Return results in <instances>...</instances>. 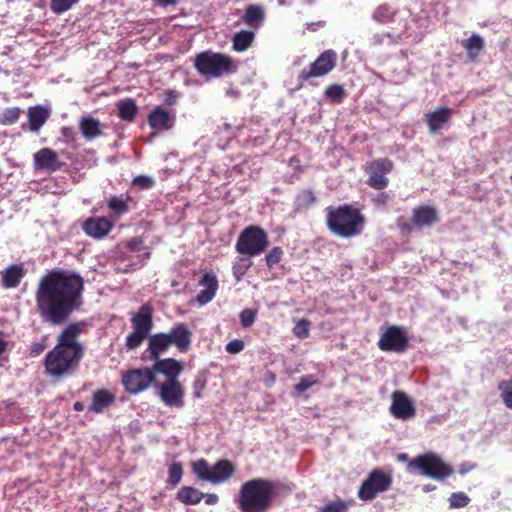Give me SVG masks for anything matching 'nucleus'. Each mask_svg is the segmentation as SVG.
I'll return each mask as SVG.
<instances>
[{
    "mask_svg": "<svg viewBox=\"0 0 512 512\" xmlns=\"http://www.w3.org/2000/svg\"><path fill=\"white\" fill-rule=\"evenodd\" d=\"M83 277L65 269L45 273L35 291L36 308L43 322L61 326L83 305Z\"/></svg>",
    "mask_w": 512,
    "mask_h": 512,
    "instance_id": "f257e3e1",
    "label": "nucleus"
},
{
    "mask_svg": "<svg viewBox=\"0 0 512 512\" xmlns=\"http://www.w3.org/2000/svg\"><path fill=\"white\" fill-rule=\"evenodd\" d=\"M86 321L68 323L58 334L57 343L44 359L46 373L61 378L74 373L85 355V345L79 341L81 334L87 332Z\"/></svg>",
    "mask_w": 512,
    "mask_h": 512,
    "instance_id": "f03ea898",
    "label": "nucleus"
},
{
    "mask_svg": "<svg viewBox=\"0 0 512 512\" xmlns=\"http://www.w3.org/2000/svg\"><path fill=\"white\" fill-rule=\"evenodd\" d=\"M277 483L265 478H253L239 489L236 504L240 512H268L276 497Z\"/></svg>",
    "mask_w": 512,
    "mask_h": 512,
    "instance_id": "7ed1b4c3",
    "label": "nucleus"
},
{
    "mask_svg": "<svg viewBox=\"0 0 512 512\" xmlns=\"http://www.w3.org/2000/svg\"><path fill=\"white\" fill-rule=\"evenodd\" d=\"M365 222L361 210L350 204L326 208V225L329 231L338 237L348 239L359 236Z\"/></svg>",
    "mask_w": 512,
    "mask_h": 512,
    "instance_id": "20e7f679",
    "label": "nucleus"
},
{
    "mask_svg": "<svg viewBox=\"0 0 512 512\" xmlns=\"http://www.w3.org/2000/svg\"><path fill=\"white\" fill-rule=\"evenodd\" d=\"M193 66L206 80L218 79L238 71V63L232 56L211 49L196 54Z\"/></svg>",
    "mask_w": 512,
    "mask_h": 512,
    "instance_id": "39448f33",
    "label": "nucleus"
},
{
    "mask_svg": "<svg viewBox=\"0 0 512 512\" xmlns=\"http://www.w3.org/2000/svg\"><path fill=\"white\" fill-rule=\"evenodd\" d=\"M133 331L127 335L125 346L128 350H135L148 338L153 328V308L149 303L140 306L138 312L131 317Z\"/></svg>",
    "mask_w": 512,
    "mask_h": 512,
    "instance_id": "423d86ee",
    "label": "nucleus"
},
{
    "mask_svg": "<svg viewBox=\"0 0 512 512\" xmlns=\"http://www.w3.org/2000/svg\"><path fill=\"white\" fill-rule=\"evenodd\" d=\"M268 245L269 238L266 231L260 226L250 225L239 234L235 249L241 255L254 257L263 253Z\"/></svg>",
    "mask_w": 512,
    "mask_h": 512,
    "instance_id": "0eeeda50",
    "label": "nucleus"
},
{
    "mask_svg": "<svg viewBox=\"0 0 512 512\" xmlns=\"http://www.w3.org/2000/svg\"><path fill=\"white\" fill-rule=\"evenodd\" d=\"M437 222H439L437 209L431 205H420L412 209L410 220L400 216L396 220V225L402 234L409 235L415 229L431 227Z\"/></svg>",
    "mask_w": 512,
    "mask_h": 512,
    "instance_id": "6e6552de",
    "label": "nucleus"
},
{
    "mask_svg": "<svg viewBox=\"0 0 512 512\" xmlns=\"http://www.w3.org/2000/svg\"><path fill=\"white\" fill-rule=\"evenodd\" d=\"M409 466L418 469L421 474L437 481L447 479L454 472L451 465L444 462L440 456L434 453L416 456L410 461Z\"/></svg>",
    "mask_w": 512,
    "mask_h": 512,
    "instance_id": "1a4fd4ad",
    "label": "nucleus"
},
{
    "mask_svg": "<svg viewBox=\"0 0 512 512\" xmlns=\"http://www.w3.org/2000/svg\"><path fill=\"white\" fill-rule=\"evenodd\" d=\"M391 472L380 468L373 469L362 482L358 490V497L363 501L374 500L378 494L389 490L392 486Z\"/></svg>",
    "mask_w": 512,
    "mask_h": 512,
    "instance_id": "9d476101",
    "label": "nucleus"
},
{
    "mask_svg": "<svg viewBox=\"0 0 512 512\" xmlns=\"http://www.w3.org/2000/svg\"><path fill=\"white\" fill-rule=\"evenodd\" d=\"M121 383L129 394L137 395L156 384V378L150 368L131 369L122 373Z\"/></svg>",
    "mask_w": 512,
    "mask_h": 512,
    "instance_id": "9b49d317",
    "label": "nucleus"
},
{
    "mask_svg": "<svg viewBox=\"0 0 512 512\" xmlns=\"http://www.w3.org/2000/svg\"><path fill=\"white\" fill-rule=\"evenodd\" d=\"M337 53L328 49L323 51L308 68L303 69L298 75V81L304 82L312 78H320L329 74L337 65Z\"/></svg>",
    "mask_w": 512,
    "mask_h": 512,
    "instance_id": "f8f14e48",
    "label": "nucleus"
},
{
    "mask_svg": "<svg viewBox=\"0 0 512 512\" xmlns=\"http://www.w3.org/2000/svg\"><path fill=\"white\" fill-rule=\"evenodd\" d=\"M394 168L393 162L387 158L374 159L365 166V172L369 175L366 183L369 187L376 190H383L389 184L387 174Z\"/></svg>",
    "mask_w": 512,
    "mask_h": 512,
    "instance_id": "ddd939ff",
    "label": "nucleus"
},
{
    "mask_svg": "<svg viewBox=\"0 0 512 512\" xmlns=\"http://www.w3.org/2000/svg\"><path fill=\"white\" fill-rule=\"evenodd\" d=\"M378 347L384 352L403 353L409 345L408 337L400 326H389L378 340Z\"/></svg>",
    "mask_w": 512,
    "mask_h": 512,
    "instance_id": "4468645a",
    "label": "nucleus"
},
{
    "mask_svg": "<svg viewBox=\"0 0 512 512\" xmlns=\"http://www.w3.org/2000/svg\"><path fill=\"white\" fill-rule=\"evenodd\" d=\"M157 394L160 400L168 407H184L185 388L179 380L164 381L156 384Z\"/></svg>",
    "mask_w": 512,
    "mask_h": 512,
    "instance_id": "2eb2a0df",
    "label": "nucleus"
},
{
    "mask_svg": "<svg viewBox=\"0 0 512 512\" xmlns=\"http://www.w3.org/2000/svg\"><path fill=\"white\" fill-rule=\"evenodd\" d=\"M392 403L389 407L391 415L399 420H409L415 417L416 408L414 402L409 396L400 390H396L391 395Z\"/></svg>",
    "mask_w": 512,
    "mask_h": 512,
    "instance_id": "dca6fc26",
    "label": "nucleus"
},
{
    "mask_svg": "<svg viewBox=\"0 0 512 512\" xmlns=\"http://www.w3.org/2000/svg\"><path fill=\"white\" fill-rule=\"evenodd\" d=\"M64 163L59 160L58 154L51 148H42L34 154V167L36 170L56 172L62 169Z\"/></svg>",
    "mask_w": 512,
    "mask_h": 512,
    "instance_id": "f3484780",
    "label": "nucleus"
},
{
    "mask_svg": "<svg viewBox=\"0 0 512 512\" xmlns=\"http://www.w3.org/2000/svg\"><path fill=\"white\" fill-rule=\"evenodd\" d=\"M153 362L151 370L155 378L157 374H162L166 377L165 381H174L178 380V376L183 371L182 363L174 358H159L158 360H153Z\"/></svg>",
    "mask_w": 512,
    "mask_h": 512,
    "instance_id": "a211bd4d",
    "label": "nucleus"
},
{
    "mask_svg": "<svg viewBox=\"0 0 512 512\" xmlns=\"http://www.w3.org/2000/svg\"><path fill=\"white\" fill-rule=\"evenodd\" d=\"M113 228V223L106 217H89L82 224V229L86 235L101 239L105 237Z\"/></svg>",
    "mask_w": 512,
    "mask_h": 512,
    "instance_id": "6ab92c4d",
    "label": "nucleus"
},
{
    "mask_svg": "<svg viewBox=\"0 0 512 512\" xmlns=\"http://www.w3.org/2000/svg\"><path fill=\"white\" fill-rule=\"evenodd\" d=\"M167 335L170 336L171 344L175 345L180 352L189 350L192 342V331L186 323L174 324Z\"/></svg>",
    "mask_w": 512,
    "mask_h": 512,
    "instance_id": "aec40b11",
    "label": "nucleus"
},
{
    "mask_svg": "<svg viewBox=\"0 0 512 512\" xmlns=\"http://www.w3.org/2000/svg\"><path fill=\"white\" fill-rule=\"evenodd\" d=\"M199 285L205 288L198 293L196 301L200 306H204L212 301L217 293L219 288L217 276L214 273H205L199 280Z\"/></svg>",
    "mask_w": 512,
    "mask_h": 512,
    "instance_id": "412c9836",
    "label": "nucleus"
},
{
    "mask_svg": "<svg viewBox=\"0 0 512 512\" xmlns=\"http://www.w3.org/2000/svg\"><path fill=\"white\" fill-rule=\"evenodd\" d=\"M170 336L167 333L159 332L150 336L146 352L151 361L158 360L171 346Z\"/></svg>",
    "mask_w": 512,
    "mask_h": 512,
    "instance_id": "4be33fe9",
    "label": "nucleus"
},
{
    "mask_svg": "<svg viewBox=\"0 0 512 512\" xmlns=\"http://www.w3.org/2000/svg\"><path fill=\"white\" fill-rule=\"evenodd\" d=\"M235 471V465L231 461L226 459L218 460L211 467L210 483L214 485L224 483L235 474Z\"/></svg>",
    "mask_w": 512,
    "mask_h": 512,
    "instance_id": "5701e85b",
    "label": "nucleus"
},
{
    "mask_svg": "<svg viewBox=\"0 0 512 512\" xmlns=\"http://www.w3.org/2000/svg\"><path fill=\"white\" fill-rule=\"evenodd\" d=\"M148 124L155 130H168L174 124V116H172L167 109L156 107L148 115Z\"/></svg>",
    "mask_w": 512,
    "mask_h": 512,
    "instance_id": "b1692460",
    "label": "nucleus"
},
{
    "mask_svg": "<svg viewBox=\"0 0 512 512\" xmlns=\"http://www.w3.org/2000/svg\"><path fill=\"white\" fill-rule=\"evenodd\" d=\"M2 286L6 289L16 288L26 275L23 264H12L0 272Z\"/></svg>",
    "mask_w": 512,
    "mask_h": 512,
    "instance_id": "393cba45",
    "label": "nucleus"
},
{
    "mask_svg": "<svg viewBox=\"0 0 512 512\" xmlns=\"http://www.w3.org/2000/svg\"><path fill=\"white\" fill-rule=\"evenodd\" d=\"M453 110L449 107H439L426 114V122L430 133H437L450 120Z\"/></svg>",
    "mask_w": 512,
    "mask_h": 512,
    "instance_id": "a878e982",
    "label": "nucleus"
},
{
    "mask_svg": "<svg viewBox=\"0 0 512 512\" xmlns=\"http://www.w3.org/2000/svg\"><path fill=\"white\" fill-rule=\"evenodd\" d=\"M115 402V395L107 389H98L93 392L92 401L89 405V411L93 413H102Z\"/></svg>",
    "mask_w": 512,
    "mask_h": 512,
    "instance_id": "bb28decb",
    "label": "nucleus"
},
{
    "mask_svg": "<svg viewBox=\"0 0 512 512\" xmlns=\"http://www.w3.org/2000/svg\"><path fill=\"white\" fill-rule=\"evenodd\" d=\"M79 130L86 140H93L103 134L101 122L90 115L81 117Z\"/></svg>",
    "mask_w": 512,
    "mask_h": 512,
    "instance_id": "cd10ccee",
    "label": "nucleus"
},
{
    "mask_svg": "<svg viewBox=\"0 0 512 512\" xmlns=\"http://www.w3.org/2000/svg\"><path fill=\"white\" fill-rule=\"evenodd\" d=\"M49 111L42 106H35L29 108L28 120L29 129L33 132L38 131L48 120Z\"/></svg>",
    "mask_w": 512,
    "mask_h": 512,
    "instance_id": "c85d7f7f",
    "label": "nucleus"
},
{
    "mask_svg": "<svg viewBox=\"0 0 512 512\" xmlns=\"http://www.w3.org/2000/svg\"><path fill=\"white\" fill-rule=\"evenodd\" d=\"M254 39V32L241 30L234 34L232 38V48L236 52H244L252 46Z\"/></svg>",
    "mask_w": 512,
    "mask_h": 512,
    "instance_id": "c756f323",
    "label": "nucleus"
},
{
    "mask_svg": "<svg viewBox=\"0 0 512 512\" xmlns=\"http://www.w3.org/2000/svg\"><path fill=\"white\" fill-rule=\"evenodd\" d=\"M203 497L204 493L190 486L181 487L176 494V499L185 505H196Z\"/></svg>",
    "mask_w": 512,
    "mask_h": 512,
    "instance_id": "7c9ffc66",
    "label": "nucleus"
},
{
    "mask_svg": "<svg viewBox=\"0 0 512 512\" xmlns=\"http://www.w3.org/2000/svg\"><path fill=\"white\" fill-rule=\"evenodd\" d=\"M129 197L123 195L112 196L107 200V207L113 216L120 217L129 212Z\"/></svg>",
    "mask_w": 512,
    "mask_h": 512,
    "instance_id": "2f4dec72",
    "label": "nucleus"
},
{
    "mask_svg": "<svg viewBox=\"0 0 512 512\" xmlns=\"http://www.w3.org/2000/svg\"><path fill=\"white\" fill-rule=\"evenodd\" d=\"M263 20V8L258 5L248 6L247 9L245 10V13L241 17V21L251 27H258Z\"/></svg>",
    "mask_w": 512,
    "mask_h": 512,
    "instance_id": "473e14b6",
    "label": "nucleus"
},
{
    "mask_svg": "<svg viewBox=\"0 0 512 512\" xmlns=\"http://www.w3.org/2000/svg\"><path fill=\"white\" fill-rule=\"evenodd\" d=\"M397 14V9L387 3L379 5L373 12L372 18L380 24L392 22Z\"/></svg>",
    "mask_w": 512,
    "mask_h": 512,
    "instance_id": "72a5a7b5",
    "label": "nucleus"
},
{
    "mask_svg": "<svg viewBox=\"0 0 512 512\" xmlns=\"http://www.w3.org/2000/svg\"><path fill=\"white\" fill-rule=\"evenodd\" d=\"M462 46L466 49L468 57L471 60H475L484 48V40L481 36L473 34L463 41Z\"/></svg>",
    "mask_w": 512,
    "mask_h": 512,
    "instance_id": "f704fd0d",
    "label": "nucleus"
},
{
    "mask_svg": "<svg viewBox=\"0 0 512 512\" xmlns=\"http://www.w3.org/2000/svg\"><path fill=\"white\" fill-rule=\"evenodd\" d=\"M118 110L122 120L132 122L137 115L138 107L133 99L128 98L118 103Z\"/></svg>",
    "mask_w": 512,
    "mask_h": 512,
    "instance_id": "c9c22d12",
    "label": "nucleus"
},
{
    "mask_svg": "<svg viewBox=\"0 0 512 512\" xmlns=\"http://www.w3.org/2000/svg\"><path fill=\"white\" fill-rule=\"evenodd\" d=\"M324 96L333 104H341L347 96L346 90L340 84H331L325 91Z\"/></svg>",
    "mask_w": 512,
    "mask_h": 512,
    "instance_id": "e433bc0d",
    "label": "nucleus"
},
{
    "mask_svg": "<svg viewBox=\"0 0 512 512\" xmlns=\"http://www.w3.org/2000/svg\"><path fill=\"white\" fill-rule=\"evenodd\" d=\"M316 196L313 190L305 189L302 190L295 199L296 210L304 211L309 209L316 202Z\"/></svg>",
    "mask_w": 512,
    "mask_h": 512,
    "instance_id": "4c0bfd02",
    "label": "nucleus"
},
{
    "mask_svg": "<svg viewBox=\"0 0 512 512\" xmlns=\"http://www.w3.org/2000/svg\"><path fill=\"white\" fill-rule=\"evenodd\" d=\"M352 503V500L337 498L321 506L317 512H348Z\"/></svg>",
    "mask_w": 512,
    "mask_h": 512,
    "instance_id": "58836bf2",
    "label": "nucleus"
},
{
    "mask_svg": "<svg viewBox=\"0 0 512 512\" xmlns=\"http://www.w3.org/2000/svg\"><path fill=\"white\" fill-rule=\"evenodd\" d=\"M497 389L500 392V398L503 404L512 410V377L508 380H502L498 383Z\"/></svg>",
    "mask_w": 512,
    "mask_h": 512,
    "instance_id": "ea45409f",
    "label": "nucleus"
},
{
    "mask_svg": "<svg viewBox=\"0 0 512 512\" xmlns=\"http://www.w3.org/2000/svg\"><path fill=\"white\" fill-rule=\"evenodd\" d=\"M193 473L202 481L210 482L211 468L205 459H199L192 463Z\"/></svg>",
    "mask_w": 512,
    "mask_h": 512,
    "instance_id": "a19ab883",
    "label": "nucleus"
},
{
    "mask_svg": "<svg viewBox=\"0 0 512 512\" xmlns=\"http://www.w3.org/2000/svg\"><path fill=\"white\" fill-rule=\"evenodd\" d=\"M21 115L18 107H9L0 112V125H12L16 123Z\"/></svg>",
    "mask_w": 512,
    "mask_h": 512,
    "instance_id": "79ce46f5",
    "label": "nucleus"
},
{
    "mask_svg": "<svg viewBox=\"0 0 512 512\" xmlns=\"http://www.w3.org/2000/svg\"><path fill=\"white\" fill-rule=\"evenodd\" d=\"M183 476V466L180 462H174L169 465L167 483L176 486L180 483Z\"/></svg>",
    "mask_w": 512,
    "mask_h": 512,
    "instance_id": "37998d69",
    "label": "nucleus"
},
{
    "mask_svg": "<svg viewBox=\"0 0 512 512\" xmlns=\"http://www.w3.org/2000/svg\"><path fill=\"white\" fill-rule=\"evenodd\" d=\"M79 0H51L50 9L56 14H61L68 11Z\"/></svg>",
    "mask_w": 512,
    "mask_h": 512,
    "instance_id": "c03bdc74",
    "label": "nucleus"
},
{
    "mask_svg": "<svg viewBox=\"0 0 512 512\" xmlns=\"http://www.w3.org/2000/svg\"><path fill=\"white\" fill-rule=\"evenodd\" d=\"M283 254L284 252L281 247H273L265 256L267 267L272 268L278 264L282 260Z\"/></svg>",
    "mask_w": 512,
    "mask_h": 512,
    "instance_id": "a18cd8bd",
    "label": "nucleus"
},
{
    "mask_svg": "<svg viewBox=\"0 0 512 512\" xmlns=\"http://www.w3.org/2000/svg\"><path fill=\"white\" fill-rule=\"evenodd\" d=\"M470 502V498L464 492H454L449 497L451 508H463Z\"/></svg>",
    "mask_w": 512,
    "mask_h": 512,
    "instance_id": "49530a36",
    "label": "nucleus"
},
{
    "mask_svg": "<svg viewBox=\"0 0 512 512\" xmlns=\"http://www.w3.org/2000/svg\"><path fill=\"white\" fill-rule=\"evenodd\" d=\"M310 320L303 318L299 320L293 328V334L299 339H305L309 336Z\"/></svg>",
    "mask_w": 512,
    "mask_h": 512,
    "instance_id": "de8ad7c7",
    "label": "nucleus"
},
{
    "mask_svg": "<svg viewBox=\"0 0 512 512\" xmlns=\"http://www.w3.org/2000/svg\"><path fill=\"white\" fill-rule=\"evenodd\" d=\"M154 184V179L147 175H138L132 180V185L141 190L150 189L154 186Z\"/></svg>",
    "mask_w": 512,
    "mask_h": 512,
    "instance_id": "09e8293b",
    "label": "nucleus"
},
{
    "mask_svg": "<svg viewBox=\"0 0 512 512\" xmlns=\"http://www.w3.org/2000/svg\"><path fill=\"white\" fill-rule=\"evenodd\" d=\"M257 311L253 309H244L240 312L239 318L242 327H250L256 320Z\"/></svg>",
    "mask_w": 512,
    "mask_h": 512,
    "instance_id": "8fccbe9b",
    "label": "nucleus"
},
{
    "mask_svg": "<svg viewBox=\"0 0 512 512\" xmlns=\"http://www.w3.org/2000/svg\"><path fill=\"white\" fill-rule=\"evenodd\" d=\"M317 382L318 381L314 375H307L302 377L294 388L298 393H302L317 384Z\"/></svg>",
    "mask_w": 512,
    "mask_h": 512,
    "instance_id": "3c124183",
    "label": "nucleus"
},
{
    "mask_svg": "<svg viewBox=\"0 0 512 512\" xmlns=\"http://www.w3.org/2000/svg\"><path fill=\"white\" fill-rule=\"evenodd\" d=\"M47 340H48V335H44V336H42L40 341L32 343L30 346V349H29V355L31 357L40 356L47 348V345H48Z\"/></svg>",
    "mask_w": 512,
    "mask_h": 512,
    "instance_id": "603ef678",
    "label": "nucleus"
},
{
    "mask_svg": "<svg viewBox=\"0 0 512 512\" xmlns=\"http://www.w3.org/2000/svg\"><path fill=\"white\" fill-rule=\"evenodd\" d=\"M145 241H144V238L141 237V236H136V237H132L128 242H127V248L132 251V252H140L144 249H146L145 245H144Z\"/></svg>",
    "mask_w": 512,
    "mask_h": 512,
    "instance_id": "864d4df0",
    "label": "nucleus"
},
{
    "mask_svg": "<svg viewBox=\"0 0 512 512\" xmlns=\"http://www.w3.org/2000/svg\"><path fill=\"white\" fill-rule=\"evenodd\" d=\"M251 266V262H238L233 265V275L236 278V280H240L248 270V268Z\"/></svg>",
    "mask_w": 512,
    "mask_h": 512,
    "instance_id": "5fc2aeb1",
    "label": "nucleus"
},
{
    "mask_svg": "<svg viewBox=\"0 0 512 512\" xmlns=\"http://www.w3.org/2000/svg\"><path fill=\"white\" fill-rule=\"evenodd\" d=\"M244 349V342L240 339H233L226 345V351L230 354L240 353Z\"/></svg>",
    "mask_w": 512,
    "mask_h": 512,
    "instance_id": "6e6d98bb",
    "label": "nucleus"
},
{
    "mask_svg": "<svg viewBox=\"0 0 512 512\" xmlns=\"http://www.w3.org/2000/svg\"><path fill=\"white\" fill-rule=\"evenodd\" d=\"M391 200V196L386 192H381L374 197H372L371 201L376 207H384Z\"/></svg>",
    "mask_w": 512,
    "mask_h": 512,
    "instance_id": "4d7b16f0",
    "label": "nucleus"
},
{
    "mask_svg": "<svg viewBox=\"0 0 512 512\" xmlns=\"http://www.w3.org/2000/svg\"><path fill=\"white\" fill-rule=\"evenodd\" d=\"M205 503L208 505H215L219 501V497L217 494L211 493V494H204Z\"/></svg>",
    "mask_w": 512,
    "mask_h": 512,
    "instance_id": "13d9d810",
    "label": "nucleus"
},
{
    "mask_svg": "<svg viewBox=\"0 0 512 512\" xmlns=\"http://www.w3.org/2000/svg\"><path fill=\"white\" fill-rule=\"evenodd\" d=\"M475 464H471V463H462L459 467V473L461 475H465L467 474L468 472H470L471 470H473L475 468Z\"/></svg>",
    "mask_w": 512,
    "mask_h": 512,
    "instance_id": "bf43d9fd",
    "label": "nucleus"
},
{
    "mask_svg": "<svg viewBox=\"0 0 512 512\" xmlns=\"http://www.w3.org/2000/svg\"><path fill=\"white\" fill-rule=\"evenodd\" d=\"M324 21L306 23V29L310 31H317L320 27H324Z\"/></svg>",
    "mask_w": 512,
    "mask_h": 512,
    "instance_id": "052dcab7",
    "label": "nucleus"
},
{
    "mask_svg": "<svg viewBox=\"0 0 512 512\" xmlns=\"http://www.w3.org/2000/svg\"><path fill=\"white\" fill-rule=\"evenodd\" d=\"M194 388H195V390L193 392L194 398H201V396H202L201 391L204 388V384H199V386H198V382H196L194 384Z\"/></svg>",
    "mask_w": 512,
    "mask_h": 512,
    "instance_id": "680f3d73",
    "label": "nucleus"
},
{
    "mask_svg": "<svg viewBox=\"0 0 512 512\" xmlns=\"http://www.w3.org/2000/svg\"><path fill=\"white\" fill-rule=\"evenodd\" d=\"M73 409L77 412H81L84 410V404L82 402H75L73 405Z\"/></svg>",
    "mask_w": 512,
    "mask_h": 512,
    "instance_id": "e2e57ef3",
    "label": "nucleus"
},
{
    "mask_svg": "<svg viewBox=\"0 0 512 512\" xmlns=\"http://www.w3.org/2000/svg\"><path fill=\"white\" fill-rule=\"evenodd\" d=\"M7 346L8 343L5 340L0 339V355H2L7 350Z\"/></svg>",
    "mask_w": 512,
    "mask_h": 512,
    "instance_id": "0e129e2a",
    "label": "nucleus"
},
{
    "mask_svg": "<svg viewBox=\"0 0 512 512\" xmlns=\"http://www.w3.org/2000/svg\"><path fill=\"white\" fill-rule=\"evenodd\" d=\"M158 4L168 6L176 3V0H157Z\"/></svg>",
    "mask_w": 512,
    "mask_h": 512,
    "instance_id": "69168bd1",
    "label": "nucleus"
},
{
    "mask_svg": "<svg viewBox=\"0 0 512 512\" xmlns=\"http://www.w3.org/2000/svg\"><path fill=\"white\" fill-rule=\"evenodd\" d=\"M151 257V252L147 251L145 254H144V258L141 260V263H140V266H143L144 263H145V260L149 259Z\"/></svg>",
    "mask_w": 512,
    "mask_h": 512,
    "instance_id": "338daca9",
    "label": "nucleus"
},
{
    "mask_svg": "<svg viewBox=\"0 0 512 512\" xmlns=\"http://www.w3.org/2000/svg\"><path fill=\"white\" fill-rule=\"evenodd\" d=\"M434 488L435 487L433 485L428 484V485L424 486L423 490L428 492V491H432Z\"/></svg>",
    "mask_w": 512,
    "mask_h": 512,
    "instance_id": "774afa93",
    "label": "nucleus"
}]
</instances>
